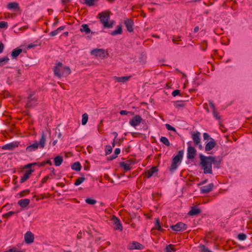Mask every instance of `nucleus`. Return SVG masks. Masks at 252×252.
I'll return each mask as SVG.
<instances>
[{"label":"nucleus","mask_w":252,"mask_h":252,"mask_svg":"<svg viewBox=\"0 0 252 252\" xmlns=\"http://www.w3.org/2000/svg\"><path fill=\"white\" fill-rule=\"evenodd\" d=\"M200 164L204 170V174H212V163L215 162V157H206L202 154L199 155Z\"/></svg>","instance_id":"f257e3e1"},{"label":"nucleus","mask_w":252,"mask_h":252,"mask_svg":"<svg viewBox=\"0 0 252 252\" xmlns=\"http://www.w3.org/2000/svg\"><path fill=\"white\" fill-rule=\"evenodd\" d=\"M46 142V136L44 132H42L39 142L35 140L32 144H30L26 148V152L30 153L35 151L38 148L43 149Z\"/></svg>","instance_id":"f03ea898"},{"label":"nucleus","mask_w":252,"mask_h":252,"mask_svg":"<svg viewBox=\"0 0 252 252\" xmlns=\"http://www.w3.org/2000/svg\"><path fill=\"white\" fill-rule=\"evenodd\" d=\"M54 73L56 76L59 78L69 75L71 70L68 66H63V63L58 62L54 67Z\"/></svg>","instance_id":"7ed1b4c3"},{"label":"nucleus","mask_w":252,"mask_h":252,"mask_svg":"<svg viewBox=\"0 0 252 252\" xmlns=\"http://www.w3.org/2000/svg\"><path fill=\"white\" fill-rule=\"evenodd\" d=\"M97 17L99 18L100 21L101 23L103 25L104 28H112L114 23V21L108 22V21L110 19L109 11H104L101 13H99L97 15Z\"/></svg>","instance_id":"20e7f679"},{"label":"nucleus","mask_w":252,"mask_h":252,"mask_svg":"<svg viewBox=\"0 0 252 252\" xmlns=\"http://www.w3.org/2000/svg\"><path fill=\"white\" fill-rule=\"evenodd\" d=\"M183 154L184 151L183 150H181L178 152V154L176 156L173 157L172 164L170 168V171H174L177 168V163L182 160Z\"/></svg>","instance_id":"39448f33"},{"label":"nucleus","mask_w":252,"mask_h":252,"mask_svg":"<svg viewBox=\"0 0 252 252\" xmlns=\"http://www.w3.org/2000/svg\"><path fill=\"white\" fill-rule=\"evenodd\" d=\"M36 164H37V163L34 162L32 163H29L25 165L24 168L29 169L26 171V172L24 174L23 176L21 177L20 179V183H23L25 182L30 178L31 175L34 171V170L30 169V168L32 166L35 165Z\"/></svg>","instance_id":"423d86ee"},{"label":"nucleus","mask_w":252,"mask_h":252,"mask_svg":"<svg viewBox=\"0 0 252 252\" xmlns=\"http://www.w3.org/2000/svg\"><path fill=\"white\" fill-rule=\"evenodd\" d=\"M90 54L92 56L100 59H104L108 56V54L103 49H94L91 51Z\"/></svg>","instance_id":"0eeeda50"},{"label":"nucleus","mask_w":252,"mask_h":252,"mask_svg":"<svg viewBox=\"0 0 252 252\" xmlns=\"http://www.w3.org/2000/svg\"><path fill=\"white\" fill-rule=\"evenodd\" d=\"M111 220L115 226L114 229L115 230H119L122 231L123 229V225L120 220L115 216H112Z\"/></svg>","instance_id":"6e6552de"},{"label":"nucleus","mask_w":252,"mask_h":252,"mask_svg":"<svg viewBox=\"0 0 252 252\" xmlns=\"http://www.w3.org/2000/svg\"><path fill=\"white\" fill-rule=\"evenodd\" d=\"M171 229L175 231H181L186 230L187 228V225L183 222H179L175 225L171 226Z\"/></svg>","instance_id":"1a4fd4ad"},{"label":"nucleus","mask_w":252,"mask_h":252,"mask_svg":"<svg viewBox=\"0 0 252 252\" xmlns=\"http://www.w3.org/2000/svg\"><path fill=\"white\" fill-rule=\"evenodd\" d=\"M142 120H143L141 116L139 115H136L129 121V124L132 127H135L136 126L139 125Z\"/></svg>","instance_id":"9d476101"},{"label":"nucleus","mask_w":252,"mask_h":252,"mask_svg":"<svg viewBox=\"0 0 252 252\" xmlns=\"http://www.w3.org/2000/svg\"><path fill=\"white\" fill-rule=\"evenodd\" d=\"M190 142L187 143V144L190 145ZM196 154V150L195 149L190 146H189L187 150V158L189 159H193L194 158Z\"/></svg>","instance_id":"9b49d317"},{"label":"nucleus","mask_w":252,"mask_h":252,"mask_svg":"<svg viewBox=\"0 0 252 252\" xmlns=\"http://www.w3.org/2000/svg\"><path fill=\"white\" fill-rule=\"evenodd\" d=\"M124 24L128 32H131L133 31L134 22L131 19L126 18L124 20Z\"/></svg>","instance_id":"f8f14e48"},{"label":"nucleus","mask_w":252,"mask_h":252,"mask_svg":"<svg viewBox=\"0 0 252 252\" xmlns=\"http://www.w3.org/2000/svg\"><path fill=\"white\" fill-rule=\"evenodd\" d=\"M191 134L194 145H198L201 142L200 133L199 131H193L191 132Z\"/></svg>","instance_id":"ddd939ff"},{"label":"nucleus","mask_w":252,"mask_h":252,"mask_svg":"<svg viewBox=\"0 0 252 252\" xmlns=\"http://www.w3.org/2000/svg\"><path fill=\"white\" fill-rule=\"evenodd\" d=\"M128 248L130 250H141L144 248V246L138 242L133 241L132 243L129 244Z\"/></svg>","instance_id":"4468645a"},{"label":"nucleus","mask_w":252,"mask_h":252,"mask_svg":"<svg viewBox=\"0 0 252 252\" xmlns=\"http://www.w3.org/2000/svg\"><path fill=\"white\" fill-rule=\"evenodd\" d=\"M24 239L27 244L32 243L34 241L33 234L31 231H27L24 235Z\"/></svg>","instance_id":"2eb2a0df"},{"label":"nucleus","mask_w":252,"mask_h":252,"mask_svg":"<svg viewBox=\"0 0 252 252\" xmlns=\"http://www.w3.org/2000/svg\"><path fill=\"white\" fill-rule=\"evenodd\" d=\"M19 143L18 142H11L6 144L2 147V149L7 150H13L15 148L18 147Z\"/></svg>","instance_id":"dca6fc26"},{"label":"nucleus","mask_w":252,"mask_h":252,"mask_svg":"<svg viewBox=\"0 0 252 252\" xmlns=\"http://www.w3.org/2000/svg\"><path fill=\"white\" fill-rule=\"evenodd\" d=\"M213 187L214 185L212 183L203 186L200 188V192L202 193H207L212 191Z\"/></svg>","instance_id":"f3484780"},{"label":"nucleus","mask_w":252,"mask_h":252,"mask_svg":"<svg viewBox=\"0 0 252 252\" xmlns=\"http://www.w3.org/2000/svg\"><path fill=\"white\" fill-rule=\"evenodd\" d=\"M216 145V142L213 138H210V140L205 145V151H209L212 150Z\"/></svg>","instance_id":"a211bd4d"},{"label":"nucleus","mask_w":252,"mask_h":252,"mask_svg":"<svg viewBox=\"0 0 252 252\" xmlns=\"http://www.w3.org/2000/svg\"><path fill=\"white\" fill-rule=\"evenodd\" d=\"M131 77V76H121V77H118V76H114V79L115 80V81L120 82V83H125L126 81H128L129 79Z\"/></svg>","instance_id":"6ab92c4d"},{"label":"nucleus","mask_w":252,"mask_h":252,"mask_svg":"<svg viewBox=\"0 0 252 252\" xmlns=\"http://www.w3.org/2000/svg\"><path fill=\"white\" fill-rule=\"evenodd\" d=\"M158 171V169H157V167L156 166H153L148 170H147L145 172L146 176L147 178H150L151 177L154 173L157 172Z\"/></svg>","instance_id":"aec40b11"},{"label":"nucleus","mask_w":252,"mask_h":252,"mask_svg":"<svg viewBox=\"0 0 252 252\" xmlns=\"http://www.w3.org/2000/svg\"><path fill=\"white\" fill-rule=\"evenodd\" d=\"M30 200L29 199H21L18 201V204L22 208H26L30 204Z\"/></svg>","instance_id":"412c9836"},{"label":"nucleus","mask_w":252,"mask_h":252,"mask_svg":"<svg viewBox=\"0 0 252 252\" xmlns=\"http://www.w3.org/2000/svg\"><path fill=\"white\" fill-rule=\"evenodd\" d=\"M201 213L200 209L197 208L195 207H192L188 213L189 216H195Z\"/></svg>","instance_id":"4be33fe9"},{"label":"nucleus","mask_w":252,"mask_h":252,"mask_svg":"<svg viewBox=\"0 0 252 252\" xmlns=\"http://www.w3.org/2000/svg\"><path fill=\"white\" fill-rule=\"evenodd\" d=\"M37 100L35 98L29 97L28 102H27L26 105L28 108L32 107L36 104Z\"/></svg>","instance_id":"5701e85b"},{"label":"nucleus","mask_w":252,"mask_h":252,"mask_svg":"<svg viewBox=\"0 0 252 252\" xmlns=\"http://www.w3.org/2000/svg\"><path fill=\"white\" fill-rule=\"evenodd\" d=\"M22 49L20 48H16L14 49L11 54V56L13 59H16L22 52Z\"/></svg>","instance_id":"b1692460"},{"label":"nucleus","mask_w":252,"mask_h":252,"mask_svg":"<svg viewBox=\"0 0 252 252\" xmlns=\"http://www.w3.org/2000/svg\"><path fill=\"white\" fill-rule=\"evenodd\" d=\"M120 166L121 167H122L125 171H129L131 168L130 164L128 162L124 161L121 162L120 163Z\"/></svg>","instance_id":"393cba45"},{"label":"nucleus","mask_w":252,"mask_h":252,"mask_svg":"<svg viewBox=\"0 0 252 252\" xmlns=\"http://www.w3.org/2000/svg\"><path fill=\"white\" fill-rule=\"evenodd\" d=\"M63 161V157L61 156H58L54 158V164L56 166H59L61 165Z\"/></svg>","instance_id":"a878e982"},{"label":"nucleus","mask_w":252,"mask_h":252,"mask_svg":"<svg viewBox=\"0 0 252 252\" xmlns=\"http://www.w3.org/2000/svg\"><path fill=\"white\" fill-rule=\"evenodd\" d=\"M80 31L81 32H85L86 34H89L91 32V30L89 28V26L87 24H83L81 26V28L80 29Z\"/></svg>","instance_id":"bb28decb"},{"label":"nucleus","mask_w":252,"mask_h":252,"mask_svg":"<svg viewBox=\"0 0 252 252\" xmlns=\"http://www.w3.org/2000/svg\"><path fill=\"white\" fill-rule=\"evenodd\" d=\"M122 33V29L121 26L117 27V29L114 30L111 32L112 35L115 36L118 34H120Z\"/></svg>","instance_id":"cd10ccee"},{"label":"nucleus","mask_w":252,"mask_h":252,"mask_svg":"<svg viewBox=\"0 0 252 252\" xmlns=\"http://www.w3.org/2000/svg\"><path fill=\"white\" fill-rule=\"evenodd\" d=\"M71 168L73 170L79 171L81 170V164L79 162H74L71 166Z\"/></svg>","instance_id":"c85d7f7f"},{"label":"nucleus","mask_w":252,"mask_h":252,"mask_svg":"<svg viewBox=\"0 0 252 252\" xmlns=\"http://www.w3.org/2000/svg\"><path fill=\"white\" fill-rule=\"evenodd\" d=\"M160 141L163 144H164L165 146L169 147L170 145V143L169 142V140L168 138L164 136H161L160 138Z\"/></svg>","instance_id":"c756f323"},{"label":"nucleus","mask_w":252,"mask_h":252,"mask_svg":"<svg viewBox=\"0 0 252 252\" xmlns=\"http://www.w3.org/2000/svg\"><path fill=\"white\" fill-rule=\"evenodd\" d=\"M9 60V59L7 56L0 58V67L6 64L8 62Z\"/></svg>","instance_id":"7c9ffc66"},{"label":"nucleus","mask_w":252,"mask_h":252,"mask_svg":"<svg viewBox=\"0 0 252 252\" xmlns=\"http://www.w3.org/2000/svg\"><path fill=\"white\" fill-rule=\"evenodd\" d=\"M97 0H84V4L91 7L94 6Z\"/></svg>","instance_id":"2f4dec72"},{"label":"nucleus","mask_w":252,"mask_h":252,"mask_svg":"<svg viewBox=\"0 0 252 252\" xmlns=\"http://www.w3.org/2000/svg\"><path fill=\"white\" fill-rule=\"evenodd\" d=\"M165 252H174L176 249L174 248V245L170 244L167 245L165 249Z\"/></svg>","instance_id":"473e14b6"},{"label":"nucleus","mask_w":252,"mask_h":252,"mask_svg":"<svg viewBox=\"0 0 252 252\" xmlns=\"http://www.w3.org/2000/svg\"><path fill=\"white\" fill-rule=\"evenodd\" d=\"M86 180V178L84 177H79L75 180L74 185L76 186H79L84 181Z\"/></svg>","instance_id":"72a5a7b5"},{"label":"nucleus","mask_w":252,"mask_h":252,"mask_svg":"<svg viewBox=\"0 0 252 252\" xmlns=\"http://www.w3.org/2000/svg\"><path fill=\"white\" fill-rule=\"evenodd\" d=\"M19 7V4L17 2H10L7 5V8L9 9H17Z\"/></svg>","instance_id":"f704fd0d"},{"label":"nucleus","mask_w":252,"mask_h":252,"mask_svg":"<svg viewBox=\"0 0 252 252\" xmlns=\"http://www.w3.org/2000/svg\"><path fill=\"white\" fill-rule=\"evenodd\" d=\"M155 228L159 231H161L162 230L160 224L159 219L158 218L156 219Z\"/></svg>","instance_id":"c9c22d12"},{"label":"nucleus","mask_w":252,"mask_h":252,"mask_svg":"<svg viewBox=\"0 0 252 252\" xmlns=\"http://www.w3.org/2000/svg\"><path fill=\"white\" fill-rule=\"evenodd\" d=\"M199 248L201 252H212L207 247L202 244H200Z\"/></svg>","instance_id":"e433bc0d"},{"label":"nucleus","mask_w":252,"mask_h":252,"mask_svg":"<svg viewBox=\"0 0 252 252\" xmlns=\"http://www.w3.org/2000/svg\"><path fill=\"white\" fill-rule=\"evenodd\" d=\"M88 120V115L87 113H85L82 115V125H85Z\"/></svg>","instance_id":"4c0bfd02"},{"label":"nucleus","mask_w":252,"mask_h":252,"mask_svg":"<svg viewBox=\"0 0 252 252\" xmlns=\"http://www.w3.org/2000/svg\"><path fill=\"white\" fill-rule=\"evenodd\" d=\"M105 155H108L112 152V148L110 145H106L105 148Z\"/></svg>","instance_id":"58836bf2"},{"label":"nucleus","mask_w":252,"mask_h":252,"mask_svg":"<svg viewBox=\"0 0 252 252\" xmlns=\"http://www.w3.org/2000/svg\"><path fill=\"white\" fill-rule=\"evenodd\" d=\"M85 202L90 205H94L96 203V200L91 198H87L85 200Z\"/></svg>","instance_id":"ea45409f"},{"label":"nucleus","mask_w":252,"mask_h":252,"mask_svg":"<svg viewBox=\"0 0 252 252\" xmlns=\"http://www.w3.org/2000/svg\"><path fill=\"white\" fill-rule=\"evenodd\" d=\"M200 48L203 51H205L206 50L207 48V42L206 40L202 41L200 45Z\"/></svg>","instance_id":"a19ab883"},{"label":"nucleus","mask_w":252,"mask_h":252,"mask_svg":"<svg viewBox=\"0 0 252 252\" xmlns=\"http://www.w3.org/2000/svg\"><path fill=\"white\" fill-rule=\"evenodd\" d=\"M237 238L239 240L244 241L247 239V235L244 233H239L237 236Z\"/></svg>","instance_id":"79ce46f5"},{"label":"nucleus","mask_w":252,"mask_h":252,"mask_svg":"<svg viewBox=\"0 0 252 252\" xmlns=\"http://www.w3.org/2000/svg\"><path fill=\"white\" fill-rule=\"evenodd\" d=\"M15 214H16L15 212L10 211V212H8V213H5V214L2 215V217L8 219L10 217L12 216L13 215H14Z\"/></svg>","instance_id":"37998d69"},{"label":"nucleus","mask_w":252,"mask_h":252,"mask_svg":"<svg viewBox=\"0 0 252 252\" xmlns=\"http://www.w3.org/2000/svg\"><path fill=\"white\" fill-rule=\"evenodd\" d=\"M5 252H26L25 250H21L19 251L17 248H13L11 249H9L8 250L6 251Z\"/></svg>","instance_id":"c03bdc74"},{"label":"nucleus","mask_w":252,"mask_h":252,"mask_svg":"<svg viewBox=\"0 0 252 252\" xmlns=\"http://www.w3.org/2000/svg\"><path fill=\"white\" fill-rule=\"evenodd\" d=\"M165 127L168 130H171L173 131H176V128L173 126H171L170 125L166 124L165 125Z\"/></svg>","instance_id":"a18cd8bd"},{"label":"nucleus","mask_w":252,"mask_h":252,"mask_svg":"<svg viewBox=\"0 0 252 252\" xmlns=\"http://www.w3.org/2000/svg\"><path fill=\"white\" fill-rule=\"evenodd\" d=\"M175 106L176 108L184 107L185 103L183 101H178L175 104Z\"/></svg>","instance_id":"49530a36"},{"label":"nucleus","mask_w":252,"mask_h":252,"mask_svg":"<svg viewBox=\"0 0 252 252\" xmlns=\"http://www.w3.org/2000/svg\"><path fill=\"white\" fill-rule=\"evenodd\" d=\"M213 114L214 117L217 120H220V116L219 115V113L217 112L216 110L213 111Z\"/></svg>","instance_id":"de8ad7c7"},{"label":"nucleus","mask_w":252,"mask_h":252,"mask_svg":"<svg viewBox=\"0 0 252 252\" xmlns=\"http://www.w3.org/2000/svg\"><path fill=\"white\" fill-rule=\"evenodd\" d=\"M8 27V24L7 22H4V21H1V22H0V29H2V28H7Z\"/></svg>","instance_id":"09e8293b"},{"label":"nucleus","mask_w":252,"mask_h":252,"mask_svg":"<svg viewBox=\"0 0 252 252\" xmlns=\"http://www.w3.org/2000/svg\"><path fill=\"white\" fill-rule=\"evenodd\" d=\"M49 179H50L49 178V176H45L41 180V184L40 185V187H41L42 186V185L44 183H45Z\"/></svg>","instance_id":"8fccbe9b"},{"label":"nucleus","mask_w":252,"mask_h":252,"mask_svg":"<svg viewBox=\"0 0 252 252\" xmlns=\"http://www.w3.org/2000/svg\"><path fill=\"white\" fill-rule=\"evenodd\" d=\"M50 170L51 171V173L48 175L47 176H49V178L50 179L53 178V176L55 175V169L54 168H51Z\"/></svg>","instance_id":"3c124183"},{"label":"nucleus","mask_w":252,"mask_h":252,"mask_svg":"<svg viewBox=\"0 0 252 252\" xmlns=\"http://www.w3.org/2000/svg\"><path fill=\"white\" fill-rule=\"evenodd\" d=\"M30 193V190L29 189H26L20 193V195L21 197L24 196L26 194H28Z\"/></svg>","instance_id":"603ef678"},{"label":"nucleus","mask_w":252,"mask_h":252,"mask_svg":"<svg viewBox=\"0 0 252 252\" xmlns=\"http://www.w3.org/2000/svg\"><path fill=\"white\" fill-rule=\"evenodd\" d=\"M59 32L58 31V29L54 31H52L50 33V35L51 36H55L57 35H58L59 33Z\"/></svg>","instance_id":"864d4df0"},{"label":"nucleus","mask_w":252,"mask_h":252,"mask_svg":"<svg viewBox=\"0 0 252 252\" xmlns=\"http://www.w3.org/2000/svg\"><path fill=\"white\" fill-rule=\"evenodd\" d=\"M203 138H204V140H209V139H210V138H211L210 136V135H209V134H208L207 133H203Z\"/></svg>","instance_id":"5fc2aeb1"},{"label":"nucleus","mask_w":252,"mask_h":252,"mask_svg":"<svg viewBox=\"0 0 252 252\" xmlns=\"http://www.w3.org/2000/svg\"><path fill=\"white\" fill-rule=\"evenodd\" d=\"M180 94V91L179 90H176L174 91L172 93V95L173 96H176L177 95Z\"/></svg>","instance_id":"6e6d98bb"},{"label":"nucleus","mask_w":252,"mask_h":252,"mask_svg":"<svg viewBox=\"0 0 252 252\" xmlns=\"http://www.w3.org/2000/svg\"><path fill=\"white\" fill-rule=\"evenodd\" d=\"M117 157V156L115 155L114 154L111 156H110L109 157L107 158L108 160H112L116 158Z\"/></svg>","instance_id":"4d7b16f0"},{"label":"nucleus","mask_w":252,"mask_h":252,"mask_svg":"<svg viewBox=\"0 0 252 252\" xmlns=\"http://www.w3.org/2000/svg\"><path fill=\"white\" fill-rule=\"evenodd\" d=\"M209 105L211 108L213 109V111L216 110V107L215 106L212 101H209Z\"/></svg>","instance_id":"13d9d810"},{"label":"nucleus","mask_w":252,"mask_h":252,"mask_svg":"<svg viewBox=\"0 0 252 252\" xmlns=\"http://www.w3.org/2000/svg\"><path fill=\"white\" fill-rule=\"evenodd\" d=\"M37 46L36 44L34 43H31L28 45L27 48L28 49H32L35 47Z\"/></svg>","instance_id":"bf43d9fd"},{"label":"nucleus","mask_w":252,"mask_h":252,"mask_svg":"<svg viewBox=\"0 0 252 252\" xmlns=\"http://www.w3.org/2000/svg\"><path fill=\"white\" fill-rule=\"evenodd\" d=\"M129 113H130L129 112H128L126 110H121L120 112V114L122 115H127Z\"/></svg>","instance_id":"052dcab7"},{"label":"nucleus","mask_w":252,"mask_h":252,"mask_svg":"<svg viewBox=\"0 0 252 252\" xmlns=\"http://www.w3.org/2000/svg\"><path fill=\"white\" fill-rule=\"evenodd\" d=\"M45 164H49L50 165H52V162L51 161V160L48 159V160H47L44 161V162L42 164L44 165Z\"/></svg>","instance_id":"680f3d73"},{"label":"nucleus","mask_w":252,"mask_h":252,"mask_svg":"<svg viewBox=\"0 0 252 252\" xmlns=\"http://www.w3.org/2000/svg\"><path fill=\"white\" fill-rule=\"evenodd\" d=\"M121 150L119 148L115 149L114 151V154L116 156H118L120 153Z\"/></svg>","instance_id":"e2e57ef3"},{"label":"nucleus","mask_w":252,"mask_h":252,"mask_svg":"<svg viewBox=\"0 0 252 252\" xmlns=\"http://www.w3.org/2000/svg\"><path fill=\"white\" fill-rule=\"evenodd\" d=\"M213 163H214V164H215L217 166V168H218L219 167V165H220V160H215V162H213Z\"/></svg>","instance_id":"0e129e2a"},{"label":"nucleus","mask_w":252,"mask_h":252,"mask_svg":"<svg viewBox=\"0 0 252 252\" xmlns=\"http://www.w3.org/2000/svg\"><path fill=\"white\" fill-rule=\"evenodd\" d=\"M4 49V45L2 43H0V53H1Z\"/></svg>","instance_id":"69168bd1"},{"label":"nucleus","mask_w":252,"mask_h":252,"mask_svg":"<svg viewBox=\"0 0 252 252\" xmlns=\"http://www.w3.org/2000/svg\"><path fill=\"white\" fill-rule=\"evenodd\" d=\"M71 0H62V3L63 4H65L66 3H69Z\"/></svg>","instance_id":"338daca9"},{"label":"nucleus","mask_w":252,"mask_h":252,"mask_svg":"<svg viewBox=\"0 0 252 252\" xmlns=\"http://www.w3.org/2000/svg\"><path fill=\"white\" fill-rule=\"evenodd\" d=\"M117 140L114 139L112 143V147H114L117 144Z\"/></svg>","instance_id":"774afa93"}]
</instances>
